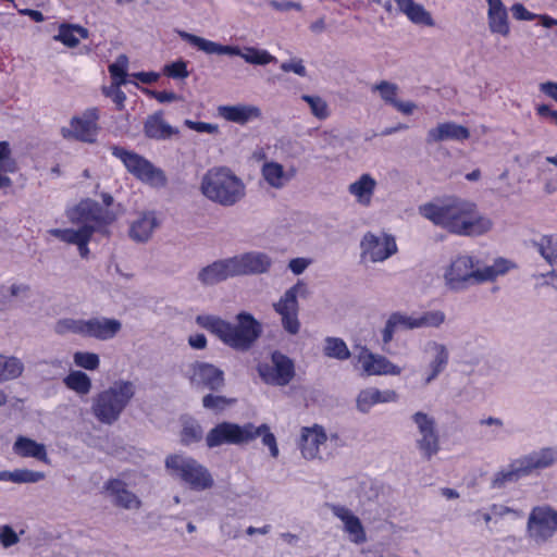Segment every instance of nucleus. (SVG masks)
Wrapping results in <instances>:
<instances>
[{
	"label": "nucleus",
	"instance_id": "f257e3e1",
	"mask_svg": "<svg viewBox=\"0 0 557 557\" xmlns=\"http://www.w3.org/2000/svg\"><path fill=\"white\" fill-rule=\"evenodd\" d=\"M418 212L435 226L458 236H482L494 226L476 203L457 196L434 198L419 206Z\"/></svg>",
	"mask_w": 557,
	"mask_h": 557
},
{
	"label": "nucleus",
	"instance_id": "f03ea898",
	"mask_svg": "<svg viewBox=\"0 0 557 557\" xmlns=\"http://www.w3.org/2000/svg\"><path fill=\"white\" fill-rule=\"evenodd\" d=\"M196 322L225 345L239 351L249 350L262 334V324L248 312L238 313L236 324L211 314L198 315Z\"/></svg>",
	"mask_w": 557,
	"mask_h": 557
},
{
	"label": "nucleus",
	"instance_id": "7ed1b4c3",
	"mask_svg": "<svg viewBox=\"0 0 557 557\" xmlns=\"http://www.w3.org/2000/svg\"><path fill=\"white\" fill-rule=\"evenodd\" d=\"M511 268H513V263L502 258L495 260L492 265L480 268L472 257L458 256L446 268L444 280L450 289L461 290L471 285L494 281Z\"/></svg>",
	"mask_w": 557,
	"mask_h": 557
},
{
	"label": "nucleus",
	"instance_id": "20e7f679",
	"mask_svg": "<svg viewBox=\"0 0 557 557\" xmlns=\"http://www.w3.org/2000/svg\"><path fill=\"white\" fill-rule=\"evenodd\" d=\"M200 190L209 200L231 207L245 197L246 186L230 169L213 168L202 176Z\"/></svg>",
	"mask_w": 557,
	"mask_h": 557
},
{
	"label": "nucleus",
	"instance_id": "39448f33",
	"mask_svg": "<svg viewBox=\"0 0 557 557\" xmlns=\"http://www.w3.org/2000/svg\"><path fill=\"white\" fill-rule=\"evenodd\" d=\"M257 436H261L262 444L269 448L270 455L273 458H277L280 450L276 438L270 432L267 424L255 428L250 423L239 426L234 423L223 422L208 433L206 441L209 447H216L222 444L247 443Z\"/></svg>",
	"mask_w": 557,
	"mask_h": 557
},
{
	"label": "nucleus",
	"instance_id": "423d86ee",
	"mask_svg": "<svg viewBox=\"0 0 557 557\" xmlns=\"http://www.w3.org/2000/svg\"><path fill=\"white\" fill-rule=\"evenodd\" d=\"M177 34L183 40L189 42L207 54L237 55L243 58L247 63L253 65H267L275 60V58L267 50L255 47H245L244 49H240L238 46L221 45L185 30H177Z\"/></svg>",
	"mask_w": 557,
	"mask_h": 557
},
{
	"label": "nucleus",
	"instance_id": "0eeeda50",
	"mask_svg": "<svg viewBox=\"0 0 557 557\" xmlns=\"http://www.w3.org/2000/svg\"><path fill=\"white\" fill-rule=\"evenodd\" d=\"M135 393L134 382L115 381L94 397L92 411L97 418H117L128 406Z\"/></svg>",
	"mask_w": 557,
	"mask_h": 557
},
{
	"label": "nucleus",
	"instance_id": "6e6552de",
	"mask_svg": "<svg viewBox=\"0 0 557 557\" xmlns=\"http://www.w3.org/2000/svg\"><path fill=\"white\" fill-rule=\"evenodd\" d=\"M165 467L171 475L180 479L194 491H205L213 486V478L209 470L196 459L175 454L165 459Z\"/></svg>",
	"mask_w": 557,
	"mask_h": 557
},
{
	"label": "nucleus",
	"instance_id": "1a4fd4ad",
	"mask_svg": "<svg viewBox=\"0 0 557 557\" xmlns=\"http://www.w3.org/2000/svg\"><path fill=\"white\" fill-rule=\"evenodd\" d=\"M111 151L113 156L124 163L127 171L143 183L152 187H163L166 185L164 172L156 168L144 157L117 146H113Z\"/></svg>",
	"mask_w": 557,
	"mask_h": 557
},
{
	"label": "nucleus",
	"instance_id": "9d476101",
	"mask_svg": "<svg viewBox=\"0 0 557 557\" xmlns=\"http://www.w3.org/2000/svg\"><path fill=\"white\" fill-rule=\"evenodd\" d=\"M445 321V314L442 311H428L419 315H408L395 312L389 315L382 331L384 344H388L394 333L399 330H414L425 326H440Z\"/></svg>",
	"mask_w": 557,
	"mask_h": 557
},
{
	"label": "nucleus",
	"instance_id": "9b49d317",
	"mask_svg": "<svg viewBox=\"0 0 557 557\" xmlns=\"http://www.w3.org/2000/svg\"><path fill=\"white\" fill-rule=\"evenodd\" d=\"M557 533V510L548 505L531 509L527 521V535L537 545L545 544Z\"/></svg>",
	"mask_w": 557,
	"mask_h": 557
},
{
	"label": "nucleus",
	"instance_id": "f8f14e48",
	"mask_svg": "<svg viewBox=\"0 0 557 557\" xmlns=\"http://www.w3.org/2000/svg\"><path fill=\"white\" fill-rule=\"evenodd\" d=\"M308 294L307 285L304 282H298L288 288L278 301L273 304L276 313L281 315L282 324L285 331L289 334H297L300 329L298 320V297H306Z\"/></svg>",
	"mask_w": 557,
	"mask_h": 557
},
{
	"label": "nucleus",
	"instance_id": "ddd939ff",
	"mask_svg": "<svg viewBox=\"0 0 557 557\" xmlns=\"http://www.w3.org/2000/svg\"><path fill=\"white\" fill-rule=\"evenodd\" d=\"M98 121V109L88 108L82 113V115L73 116L67 125L62 126L61 135L65 139L95 144L100 129Z\"/></svg>",
	"mask_w": 557,
	"mask_h": 557
},
{
	"label": "nucleus",
	"instance_id": "4468645a",
	"mask_svg": "<svg viewBox=\"0 0 557 557\" xmlns=\"http://www.w3.org/2000/svg\"><path fill=\"white\" fill-rule=\"evenodd\" d=\"M361 259L373 263L383 262L397 252L395 237L386 234H374L368 232L363 235L361 243Z\"/></svg>",
	"mask_w": 557,
	"mask_h": 557
},
{
	"label": "nucleus",
	"instance_id": "2eb2a0df",
	"mask_svg": "<svg viewBox=\"0 0 557 557\" xmlns=\"http://www.w3.org/2000/svg\"><path fill=\"white\" fill-rule=\"evenodd\" d=\"M258 371L265 383L284 386L294 377V363L285 355L275 351L271 363L260 364Z\"/></svg>",
	"mask_w": 557,
	"mask_h": 557
},
{
	"label": "nucleus",
	"instance_id": "dca6fc26",
	"mask_svg": "<svg viewBox=\"0 0 557 557\" xmlns=\"http://www.w3.org/2000/svg\"><path fill=\"white\" fill-rule=\"evenodd\" d=\"M71 223L79 226H91L94 233L104 224V213L101 206L91 199L82 200L67 211Z\"/></svg>",
	"mask_w": 557,
	"mask_h": 557
},
{
	"label": "nucleus",
	"instance_id": "f3484780",
	"mask_svg": "<svg viewBox=\"0 0 557 557\" xmlns=\"http://www.w3.org/2000/svg\"><path fill=\"white\" fill-rule=\"evenodd\" d=\"M232 258L236 276L267 273L272 265V259L261 251H249Z\"/></svg>",
	"mask_w": 557,
	"mask_h": 557
},
{
	"label": "nucleus",
	"instance_id": "a211bd4d",
	"mask_svg": "<svg viewBox=\"0 0 557 557\" xmlns=\"http://www.w3.org/2000/svg\"><path fill=\"white\" fill-rule=\"evenodd\" d=\"M329 508L334 517L343 523V530L348 535L350 542L362 544L367 541L366 530L361 520L348 507L331 504Z\"/></svg>",
	"mask_w": 557,
	"mask_h": 557
},
{
	"label": "nucleus",
	"instance_id": "6ab92c4d",
	"mask_svg": "<svg viewBox=\"0 0 557 557\" xmlns=\"http://www.w3.org/2000/svg\"><path fill=\"white\" fill-rule=\"evenodd\" d=\"M485 2L490 33L504 38L509 37L511 33L509 13L503 0H485Z\"/></svg>",
	"mask_w": 557,
	"mask_h": 557
},
{
	"label": "nucleus",
	"instance_id": "aec40b11",
	"mask_svg": "<svg viewBox=\"0 0 557 557\" xmlns=\"http://www.w3.org/2000/svg\"><path fill=\"white\" fill-rule=\"evenodd\" d=\"M358 361L367 375H399L401 373L400 367L384 356L372 354L364 347L360 349Z\"/></svg>",
	"mask_w": 557,
	"mask_h": 557
},
{
	"label": "nucleus",
	"instance_id": "412c9836",
	"mask_svg": "<svg viewBox=\"0 0 557 557\" xmlns=\"http://www.w3.org/2000/svg\"><path fill=\"white\" fill-rule=\"evenodd\" d=\"M189 379L196 386L219 389L224 384V373L211 363L195 362L190 366Z\"/></svg>",
	"mask_w": 557,
	"mask_h": 557
},
{
	"label": "nucleus",
	"instance_id": "4be33fe9",
	"mask_svg": "<svg viewBox=\"0 0 557 557\" xmlns=\"http://www.w3.org/2000/svg\"><path fill=\"white\" fill-rule=\"evenodd\" d=\"M49 233L53 237L66 244L77 246L79 256L82 258H87L89 253L88 243L94 234L91 226L86 225L79 226L78 228H52Z\"/></svg>",
	"mask_w": 557,
	"mask_h": 557
},
{
	"label": "nucleus",
	"instance_id": "5701e85b",
	"mask_svg": "<svg viewBox=\"0 0 557 557\" xmlns=\"http://www.w3.org/2000/svg\"><path fill=\"white\" fill-rule=\"evenodd\" d=\"M327 434L319 424L302 428L300 434V450L304 458L312 460L319 457L320 447L325 444Z\"/></svg>",
	"mask_w": 557,
	"mask_h": 557
},
{
	"label": "nucleus",
	"instance_id": "b1692460",
	"mask_svg": "<svg viewBox=\"0 0 557 557\" xmlns=\"http://www.w3.org/2000/svg\"><path fill=\"white\" fill-rule=\"evenodd\" d=\"M236 276L233 258L218 260L200 270L198 280L205 285H214Z\"/></svg>",
	"mask_w": 557,
	"mask_h": 557
},
{
	"label": "nucleus",
	"instance_id": "393cba45",
	"mask_svg": "<svg viewBox=\"0 0 557 557\" xmlns=\"http://www.w3.org/2000/svg\"><path fill=\"white\" fill-rule=\"evenodd\" d=\"M470 137V131L455 122H444L428 131L426 143L435 144L444 140L463 141Z\"/></svg>",
	"mask_w": 557,
	"mask_h": 557
},
{
	"label": "nucleus",
	"instance_id": "a878e982",
	"mask_svg": "<svg viewBox=\"0 0 557 557\" xmlns=\"http://www.w3.org/2000/svg\"><path fill=\"white\" fill-rule=\"evenodd\" d=\"M297 174L294 166L285 170L275 161H265L261 166V176L265 183L274 189L284 188Z\"/></svg>",
	"mask_w": 557,
	"mask_h": 557
},
{
	"label": "nucleus",
	"instance_id": "bb28decb",
	"mask_svg": "<svg viewBox=\"0 0 557 557\" xmlns=\"http://www.w3.org/2000/svg\"><path fill=\"white\" fill-rule=\"evenodd\" d=\"M525 475L539 472L557 462V449L546 447L519 458Z\"/></svg>",
	"mask_w": 557,
	"mask_h": 557
},
{
	"label": "nucleus",
	"instance_id": "cd10ccee",
	"mask_svg": "<svg viewBox=\"0 0 557 557\" xmlns=\"http://www.w3.org/2000/svg\"><path fill=\"white\" fill-rule=\"evenodd\" d=\"M122 324L116 319L92 318L86 320L85 335L99 341H108L113 338L120 331Z\"/></svg>",
	"mask_w": 557,
	"mask_h": 557
},
{
	"label": "nucleus",
	"instance_id": "c85d7f7f",
	"mask_svg": "<svg viewBox=\"0 0 557 557\" xmlns=\"http://www.w3.org/2000/svg\"><path fill=\"white\" fill-rule=\"evenodd\" d=\"M419 437L417 444L424 457L430 459L438 451V433L434 420H417Z\"/></svg>",
	"mask_w": 557,
	"mask_h": 557
},
{
	"label": "nucleus",
	"instance_id": "c756f323",
	"mask_svg": "<svg viewBox=\"0 0 557 557\" xmlns=\"http://www.w3.org/2000/svg\"><path fill=\"white\" fill-rule=\"evenodd\" d=\"M424 351L431 355L429 364L430 372L423 379V385L430 384L447 366L448 350L445 345L437 342H429L425 345Z\"/></svg>",
	"mask_w": 557,
	"mask_h": 557
},
{
	"label": "nucleus",
	"instance_id": "7c9ffc66",
	"mask_svg": "<svg viewBox=\"0 0 557 557\" xmlns=\"http://www.w3.org/2000/svg\"><path fill=\"white\" fill-rule=\"evenodd\" d=\"M158 226L159 222L153 212H143L131 223L128 234L134 242L146 243Z\"/></svg>",
	"mask_w": 557,
	"mask_h": 557
},
{
	"label": "nucleus",
	"instance_id": "2f4dec72",
	"mask_svg": "<svg viewBox=\"0 0 557 557\" xmlns=\"http://www.w3.org/2000/svg\"><path fill=\"white\" fill-rule=\"evenodd\" d=\"M218 113L224 120L238 124L261 117L260 108L253 104L220 106Z\"/></svg>",
	"mask_w": 557,
	"mask_h": 557
},
{
	"label": "nucleus",
	"instance_id": "473e14b6",
	"mask_svg": "<svg viewBox=\"0 0 557 557\" xmlns=\"http://www.w3.org/2000/svg\"><path fill=\"white\" fill-rule=\"evenodd\" d=\"M373 91L379 92L381 99L393 106L397 111L404 114H411L417 108L416 103L411 101H399L397 99L398 86L387 81H382L372 87Z\"/></svg>",
	"mask_w": 557,
	"mask_h": 557
},
{
	"label": "nucleus",
	"instance_id": "72a5a7b5",
	"mask_svg": "<svg viewBox=\"0 0 557 557\" xmlns=\"http://www.w3.org/2000/svg\"><path fill=\"white\" fill-rule=\"evenodd\" d=\"M398 395L395 391H379L377 388L370 387L359 393L357 397V407L362 413H367L373 405L380 403H393L396 401Z\"/></svg>",
	"mask_w": 557,
	"mask_h": 557
},
{
	"label": "nucleus",
	"instance_id": "f704fd0d",
	"mask_svg": "<svg viewBox=\"0 0 557 557\" xmlns=\"http://www.w3.org/2000/svg\"><path fill=\"white\" fill-rule=\"evenodd\" d=\"M107 491L114 503L125 509H137L140 506L139 498L126 488L121 480H111L107 483Z\"/></svg>",
	"mask_w": 557,
	"mask_h": 557
},
{
	"label": "nucleus",
	"instance_id": "c9c22d12",
	"mask_svg": "<svg viewBox=\"0 0 557 557\" xmlns=\"http://www.w3.org/2000/svg\"><path fill=\"white\" fill-rule=\"evenodd\" d=\"M16 455L24 458H35L45 463H49L46 446L25 436H20L13 445Z\"/></svg>",
	"mask_w": 557,
	"mask_h": 557
},
{
	"label": "nucleus",
	"instance_id": "e433bc0d",
	"mask_svg": "<svg viewBox=\"0 0 557 557\" xmlns=\"http://www.w3.org/2000/svg\"><path fill=\"white\" fill-rule=\"evenodd\" d=\"M375 187V180L370 174H362L356 182L349 185L348 190L356 198L358 203L369 206Z\"/></svg>",
	"mask_w": 557,
	"mask_h": 557
},
{
	"label": "nucleus",
	"instance_id": "4c0bfd02",
	"mask_svg": "<svg viewBox=\"0 0 557 557\" xmlns=\"http://www.w3.org/2000/svg\"><path fill=\"white\" fill-rule=\"evenodd\" d=\"M145 135L152 139H166L176 135L178 131L168 124L161 114H153L148 116L144 126Z\"/></svg>",
	"mask_w": 557,
	"mask_h": 557
},
{
	"label": "nucleus",
	"instance_id": "58836bf2",
	"mask_svg": "<svg viewBox=\"0 0 557 557\" xmlns=\"http://www.w3.org/2000/svg\"><path fill=\"white\" fill-rule=\"evenodd\" d=\"M17 171V162L12 156V150L8 141H0V188H8L12 185L11 178L7 174Z\"/></svg>",
	"mask_w": 557,
	"mask_h": 557
},
{
	"label": "nucleus",
	"instance_id": "ea45409f",
	"mask_svg": "<svg viewBox=\"0 0 557 557\" xmlns=\"http://www.w3.org/2000/svg\"><path fill=\"white\" fill-rule=\"evenodd\" d=\"M539 251L552 267L550 283L557 288V235L543 237L539 244Z\"/></svg>",
	"mask_w": 557,
	"mask_h": 557
},
{
	"label": "nucleus",
	"instance_id": "a19ab883",
	"mask_svg": "<svg viewBox=\"0 0 557 557\" xmlns=\"http://www.w3.org/2000/svg\"><path fill=\"white\" fill-rule=\"evenodd\" d=\"M527 476L519 458L511 461L506 468L494 474L492 486L500 488L507 483H512L521 478Z\"/></svg>",
	"mask_w": 557,
	"mask_h": 557
},
{
	"label": "nucleus",
	"instance_id": "79ce46f5",
	"mask_svg": "<svg viewBox=\"0 0 557 557\" xmlns=\"http://www.w3.org/2000/svg\"><path fill=\"white\" fill-rule=\"evenodd\" d=\"M87 28L74 25V24H62L59 27V33L53 38L57 41H61L63 45L74 48L79 44V38H87Z\"/></svg>",
	"mask_w": 557,
	"mask_h": 557
},
{
	"label": "nucleus",
	"instance_id": "37998d69",
	"mask_svg": "<svg viewBox=\"0 0 557 557\" xmlns=\"http://www.w3.org/2000/svg\"><path fill=\"white\" fill-rule=\"evenodd\" d=\"M23 372L24 363L20 358L0 354V383L15 380Z\"/></svg>",
	"mask_w": 557,
	"mask_h": 557
},
{
	"label": "nucleus",
	"instance_id": "c03bdc74",
	"mask_svg": "<svg viewBox=\"0 0 557 557\" xmlns=\"http://www.w3.org/2000/svg\"><path fill=\"white\" fill-rule=\"evenodd\" d=\"M63 383L69 389L81 396L89 394L92 388L91 379L81 370L71 371L63 379Z\"/></svg>",
	"mask_w": 557,
	"mask_h": 557
},
{
	"label": "nucleus",
	"instance_id": "a18cd8bd",
	"mask_svg": "<svg viewBox=\"0 0 557 557\" xmlns=\"http://www.w3.org/2000/svg\"><path fill=\"white\" fill-rule=\"evenodd\" d=\"M403 13L414 24L429 27H433L435 25L431 13L426 11L423 5L416 2H412L409 7H407Z\"/></svg>",
	"mask_w": 557,
	"mask_h": 557
},
{
	"label": "nucleus",
	"instance_id": "49530a36",
	"mask_svg": "<svg viewBox=\"0 0 557 557\" xmlns=\"http://www.w3.org/2000/svg\"><path fill=\"white\" fill-rule=\"evenodd\" d=\"M86 320L65 318L55 322L54 332L60 335L78 334L85 335Z\"/></svg>",
	"mask_w": 557,
	"mask_h": 557
},
{
	"label": "nucleus",
	"instance_id": "de8ad7c7",
	"mask_svg": "<svg viewBox=\"0 0 557 557\" xmlns=\"http://www.w3.org/2000/svg\"><path fill=\"white\" fill-rule=\"evenodd\" d=\"M30 287L24 283H14L8 288L0 290V302L8 304L12 299L25 300L28 298Z\"/></svg>",
	"mask_w": 557,
	"mask_h": 557
},
{
	"label": "nucleus",
	"instance_id": "09e8293b",
	"mask_svg": "<svg viewBox=\"0 0 557 557\" xmlns=\"http://www.w3.org/2000/svg\"><path fill=\"white\" fill-rule=\"evenodd\" d=\"M301 99L306 101L310 108L311 114L318 120H325L330 116L327 102L317 95H302Z\"/></svg>",
	"mask_w": 557,
	"mask_h": 557
},
{
	"label": "nucleus",
	"instance_id": "8fccbe9b",
	"mask_svg": "<svg viewBox=\"0 0 557 557\" xmlns=\"http://www.w3.org/2000/svg\"><path fill=\"white\" fill-rule=\"evenodd\" d=\"M324 354L327 357L339 360H345L350 356L345 342L335 337H329L325 339Z\"/></svg>",
	"mask_w": 557,
	"mask_h": 557
},
{
	"label": "nucleus",
	"instance_id": "3c124183",
	"mask_svg": "<svg viewBox=\"0 0 557 557\" xmlns=\"http://www.w3.org/2000/svg\"><path fill=\"white\" fill-rule=\"evenodd\" d=\"M128 66V58L125 54H120L115 62L109 65V73L112 77V83L126 84V70Z\"/></svg>",
	"mask_w": 557,
	"mask_h": 557
},
{
	"label": "nucleus",
	"instance_id": "603ef678",
	"mask_svg": "<svg viewBox=\"0 0 557 557\" xmlns=\"http://www.w3.org/2000/svg\"><path fill=\"white\" fill-rule=\"evenodd\" d=\"M73 361L76 367L88 371H95L100 366L99 356L95 352L89 351H76L73 355Z\"/></svg>",
	"mask_w": 557,
	"mask_h": 557
},
{
	"label": "nucleus",
	"instance_id": "864d4df0",
	"mask_svg": "<svg viewBox=\"0 0 557 557\" xmlns=\"http://www.w3.org/2000/svg\"><path fill=\"white\" fill-rule=\"evenodd\" d=\"M234 401V399H228L222 396L207 395L202 399V405L205 408L211 409L213 413L218 414Z\"/></svg>",
	"mask_w": 557,
	"mask_h": 557
},
{
	"label": "nucleus",
	"instance_id": "5fc2aeb1",
	"mask_svg": "<svg viewBox=\"0 0 557 557\" xmlns=\"http://www.w3.org/2000/svg\"><path fill=\"white\" fill-rule=\"evenodd\" d=\"M203 436L202 429L196 423H188L182 431V443L190 445L199 442Z\"/></svg>",
	"mask_w": 557,
	"mask_h": 557
},
{
	"label": "nucleus",
	"instance_id": "6e6d98bb",
	"mask_svg": "<svg viewBox=\"0 0 557 557\" xmlns=\"http://www.w3.org/2000/svg\"><path fill=\"white\" fill-rule=\"evenodd\" d=\"M45 474L40 471L28 469L14 470V483H36L44 480Z\"/></svg>",
	"mask_w": 557,
	"mask_h": 557
},
{
	"label": "nucleus",
	"instance_id": "4d7b16f0",
	"mask_svg": "<svg viewBox=\"0 0 557 557\" xmlns=\"http://www.w3.org/2000/svg\"><path fill=\"white\" fill-rule=\"evenodd\" d=\"M122 85L123 84L112 83L110 86L102 88V92L107 97L111 98L119 109L123 108L124 101L126 99L125 94L120 88Z\"/></svg>",
	"mask_w": 557,
	"mask_h": 557
},
{
	"label": "nucleus",
	"instance_id": "13d9d810",
	"mask_svg": "<svg viewBox=\"0 0 557 557\" xmlns=\"http://www.w3.org/2000/svg\"><path fill=\"white\" fill-rule=\"evenodd\" d=\"M163 72L165 75L173 78H186L189 75L187 64L182 60L166 64Z\"/></svg>",
	"mask_w": 557,
	"mask_h": 557
},
{
	"label": "nucleus",
	"instance_id": "bf43d9fd",
	"mask_svg": "<svg viewBox=\"0 0 557 557\" xmlns=\"http://www.w3.org/2000/svg\"><path fill=\"white\" fill-rule=\"evenodd\" d=\"M20 541V537L17 533L10 527V525H3L0 529V544L4 548H9L15 544H17Z\"/></svg>",
	"mask_w": 557,
	"mask_h": 557
},
{
	"label": "nucleus",
	"instance_id": "052dcab7",
	"mask_svg": "<svg viewBox=\"0 0 557 557\" xmlns=\"http://www.w3.org/2000/svg\"><path fill=\"white\" fill-rule=\"evenodd\" d=\"M510 12L517 21H533L537 17L536 14L530 12L522 3H513L510 8Z\"/></svg>",
	"mask_w": 557,
	"mask_h": 557
},
{
	"label": "nucleus",
	"instance_id": "680f3d73",
	"mask_svg": "<svg viewBox=\"0 0 557 557\" xmlns=\"http://www.w3.org/2000/svg\"><path fill=\"white\" fill-rule=\"evenodd\" d=\"M185 125L198 133H208V134H215L219 132V126L216 124H211L207 122H195L191 120H185Z\"/></svg>",
	"mask_w": 557,
	"mask_h": 557
},
{
	"label": "nucleus",
	"instance_id": "e2e57ef3",
	"mask_svg": "<svg viewBox=\"0 0 557 557\" xmlns=\"http://www.w3.org/2000/svg\"><path fill=\"white\" fill-rule=\"evenodd\" d=\"M281 70L284 72H293L299 76H306V67L302 64L301 60H292L288 62H283L281 64Z\"/></svg>",
	"mask_w": 557,
	"mask_h": 557
},
{
	"label": "nucleus",
	"instance_id": "0e129e2a",
	"mask_svg": "<svg viewBox=\"0 0 557 557\" xmlns=\"http://www.w3.org/2000/svg\"><path fill=\"white\" fill-rule=\"evenodd\" d=\"M490 510H491V513H492V519L493 518H502L506 515H509V513H515L517 516H519V512L516 511L515 509L508 507V506H505V505H502V504H493L490 506Z\"/></svg>",
	"mask_w": 557,
	"mask_h": 557
},
{
	"label": "nucleus",
	"instance_id": "69168bd1",
	"mask_svg": "<svg viewBox=\"0 0 557 557\" xmlns=\"http://www.w3.org/2000/svg\"><path fill=\"white\" fill-rule=\"evenodd\" d=\"M539 89L548 98L557 102V82H543L539 85Z\"/></svg>",
	"mask_w": 557,
	"mask_h": 557
},
{
	"label": "nucleus",
	"instance_id": "338daca9",
	"mask_svg": "<svg viewBox=\"0 0 557 557\" xmlns=\"http://www.w3.org/2000/svg\"><path fill=\"white\" fill-rule=\"evenodd\" d=\"M309 263L310 262L305 258H295L289 261L288 268L294 274L298 275L307 269Z\"/></svg>",
	"mask_w": 557,
	"mask_h": 557
},
{
	"label": "nucleus",
	"instance_id": "774afa93",
	"mask_svg": "<svg viewBox=\"0 0 557 557\" xmlns=\"http://www.w3.org/2000/svg\"><path fill=\"white\" fill-rule=\"evenodd\" d=\"M472 523L478 525L481 521L484 523H490L492 521V513L490 508L488 509H479L474 511L472 515Z\"/></svg>",
	"mask_w": 557,
	"mask_h": 557
}]
</instances>
